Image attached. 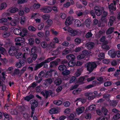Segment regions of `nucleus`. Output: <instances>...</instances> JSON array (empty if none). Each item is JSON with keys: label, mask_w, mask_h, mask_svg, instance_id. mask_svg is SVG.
Masks as SVG:
<instances>
[{"label": "nucleus", "mask_w": 120, "mask_h": 120, "mask_svg": "<svg viewBox=\"0 0 120 120\" xmlns=\"http://www.w3.org/2000/svg\"><path fill=\"white\" fill-rule=\"evenodd\" d=\"M55 58L54 57H51L47 59L44 61L36 65L34 68V69L36 70L39 68L41 67L45 63H48L51 61L54 60Z\"/></svg>", "instance_id": "1"}, {"label": "nucleus", "mask_w": 120, "mask_h": 120, "mask_svg": "<svg viewBox=\"0 0 120 120\" xmlns=\"http://www.w3.org/2000/svg\"><path fill=\"white\" fill-rule=\"evenodd\" d=\"M15 40L16 45L21 46V47L25 46L23 42L25 41V40L24 38L19 37L15 38Z\"/></svg>", "instance_id": "2"}, {"label": "nucleus", "mask_w": 120, "mask_h": 120, "mask_svg": "<svg viewBox=\"0 0 120 120\" xmlns=\"http://www.w3.org/2000/svg\"><path fill=\"white\" fill-rule=\"evenodd\" d=\"M86 66L87 71L91 72L97 67V65L94 62H88L86 63Z\"/></svg>", "instance_id": "3"}, {"label": "nucleus", "mask_w": 120, "mask_h": 120, "mask_svg": "<svg viewBox=\"0 0 120 120\" xmlns=\"http://www.w3.org/2000/svg\"><path fill=\"white\" fill-rule=\"evenodd\" d=\"M63 29L65 31H67L69 33V34L72 36L76 35L78 33V31L77 30H73L69 27H66L63 28Z\"/></svg>", "instance_id": "4"}, {"label": "nucleus", "mask_w": 120, "mask_h": 120, "mask_svg": "<svg viewBox=\"0 0 120 120\" xmlns=\"http://www.w3.org/2000/svg\"><path fill=\"white\" fill-rule=\"evenodd\" d=\"M84 95L86 98L89 100H92L95 98V96L91 92H87L84 93Z\"/></svg>", "instance_id": "5"}, {"label": "nucleus", "mask_w": 120, "mask_h": 120, "mask_svg": "<svg viewBox=\"0 0 120 120\" xmlns=\"http://www.w3.org/2000/svg\"><path fill=\"white\" fill-rule=\"evenodd\" d=\"M94 10L97 15L100 16L101 15L102 11H104V8L96 7L94 8Z\"/></svg>", "instance_id": "6"}, {"label": "nucleus", "mask_w": 120, "mask_h": 120, "mask_svg": "<svg viewBox=\"0 0 120 120\" xmlns=\"http://www.w3.org/2000/svg\"><path fill=\"white\" fill-rule=\"evenodd\" d=\"M52 10V8L50 7L45 6L41 8V10L43 12L47 13L51 12Z\"/></svg>", "instance_id": "7"}, {"label": "nucleus", "mask_w": 120, "mask_h": 120, "mask_svg": "<svg viewBox=\"0 0 120 120\" xmlns=\"http://www.w3.org/2000/svg\"><path fill=\"white\" fill-rule=\"evenodd\" d=\"M74 19L72 17H69L66 20L65 22V24L66 26H69L73 22V21Z\"/></svg>", "instance_id": "8"}, {"label": "nucleus", "mask_w": 120, "mask_h": 120, "mask_svg": "<svg viewBox=\"0 0 120 120\" xmlns=\"http://www.w3.org/2000/svg\"><path fill=\"white\" fill-rule=\"evenodd\" d=\"M24 64V60L23 59H21L19 62H17L16 63L15 65L16 68H19L23 66Z\"/></svg>", "instance_id": "9"}, {"label": "nucleus", "mask_w": 120, "mask_h": 120, "mask_svg": "<svg viewBox=\"0 0 120 120\" xmlns=\"http://www.w3.org/2000/svg\"><path fill=\"white\" fill-rule=\"evenodd\" d=\"M17 51L15 50V48L14 46H12L11 47L9 50L8 52L11 56L15 55Z\"/></svg>", "instance_id": "10"}, {"label": "nucleus", "mask_w": 120, "mask_h": 120, "mask_svg": "<svg viewBox=\"0 0 120 120\" xmlns=\"http://www.w3.org/2000/svg\"><path fill=\"white\" fill-rule=\"evenodd\" d=\"M31 104V109L33 111L34 110V108L38 106V103L37 101L35 100H32L30 101Z\"/></svg>", "instance_id": "11"}, {"label": "nucleus", "mask_w": 120, "mask_h": 120, "mask_svg": "<svg viewBox=\"0 0 120 120\" xmlns=\"http://www.w3.org/2000/svg\"><path fill=\"white\" fill-rule=\"evenodd\" d=\"M113 2L114 4L112 3L109 6V8L110 12H112L113 10L115 11L116 9V8L115 7L116 5V2L114 1Z\"/></svg>", "instance_id": "12"}, {"label": "nucleus", "mask_w": 120, "mask_h": 120, "mask_svg": "<svg viewBox=\"0 0 120 120\" xmlns=\"http://www.w3.org/2000/svg\"><path fill=\"white\" fill-rule=\"evenodd\" d=\"M85 108L84 107H79L76 109V112L78 115L82 113L84 111Z\"/></svg>", "instance_id": "13"}, {"label": "nucleus", "mask_w": 120, "mask_h": 120, "mask_svg": "<svg viewBox=\"0 0 120 120\" xmlns=\"http://www.w3.org/2000/svg\"><path fill=\"white\" fill-rule=\"evenodd\" d=\"M86 101V99L82 98H77L75 100V102L77 101L76 104L78 105V102L82 103V104L84 103Z\"/></svg>", "instance_id": "14"}, {"label": "nucleus", "mask_w": 120, "mask_h": 120, "mask_svg": "<svg viewBox=\"0 0 120 120\" xmlns=\"http://www.w3.org/2000/svg\"><path fill=\"white\" fill-rule=\"evenodd\" d=\"M41 93L42 94H43L44 96L46 98H47L49 95H51L52 97L53 96L52 95L53 94V93L51 90L46 91L45 92V93L43 92H42Z\"/></svg>", "instance_id": "15"}, {"label": "nucleus", "mask_w": 120, "mask_h": 120, "mask_svg": "<svg viewBox=\"0 0 120 120\" xmlns=\"http://www.w3.org/2000/svg\"><path fill=\"white\" fill-rule=\"evenodd\" d=\"M4 83V82H2L0 81V86H2V91L1 94H0L1 96H2L4 95L3 92L6 90V87L4 85H3Z\"/></svg>", "instance_id": "16"}, {"label": "nucleus", "mask_w": 120, "mask_h": 120, "mask_svg": "<svg viewBox=\"0 0 120 120\" xmlns=\"http://www.w3.org/2000/svg\"><path fill=\"white\" fill-rule=\"evenodd\" d=\"M108 54L112 58L115 57L116 56L115 51L113 49L109 50Z\"/></svg>", "instance_id": "17"}, {"label": "nucleus", "mask_w": 120, "mask_h": 120, "mask_svg": "<svg viewBox=\"0 0 120 120\" xmlns=\"http://www.w3.org/2000/svg\"><path fill=\"white\" fill-rule=\"evenodd\" d=\"M116 18L115 17L113 16H110L109 19V22L108 23V26H112L113 22L115 21Z\"/></svg>", "instance_id": "18"}, {"label": "nucleus", "mask_w": 120, "mask_h": 120, "mask_svg": "<svg viewBox=\"0 0 120 120\" xmlns=\"http://www.w3.org/2000/svg\"><path fill=\"white\" fill-rule=\"evenodd\" d=\"M22 50L23 51L25 52H26V53H24L23 55V57L24 58H25V55L26 54H28L30 53V50L28 48L25 47L23 48Z\"/></svg>", "instance_id": "19"}, {"label": "nucleus", "mask_w": 120, "mask_h": 120, "mask_svg": "<svg viewBox=\"0 0 120 120\" xmlns=\"http://www.w3.org/2000/svg\"><path fill=\"white\" fill-rule=\"evenodd\" d=\"M67 59L70 61H73L75 58V56L72 54H70L67 55L66 56Z\"/></svg>", "instance_id": "20"}, {"label": "nucleus", "mask_w": 120, "mask_h": 120, "mask_svg": "<svg viewBox=\"0 0 120 120\" xmlns=\"http://www.w3.org/2000/svg\"><path fill=\"white\" fill-rule=\"evenodd\" d=\"M13 32L15 34L21 36L22 31L16 28L14 30Z\"/></svg>", "instance_id": "21"}, {"label": "nucleus", "mask_w": 120, "mask_h": 120, "mask_svg": "<svg viewBox=\"0 0 120 120\" xmlns=\"http://www.w3.org/2000/svg\"><path fill=\"white\" fill-rule=\"evenodd\" d=\"M52 82V81L51 79H49L45 81L43 84H44L46 87H47Z\"/></svg>", "instance_id": "22"}, {"label": "nucleus", "mask_w": 120, "mask_h": 120, "mask_svg": "<svg viewBox=\"0 0 120 120\" xmlns=\"http://www.w3.org/2000/svg\"><path fill=\"white\" fill-rule=\"evenodd\" d=\"M94 45V44L93 42H90L87 43L86 45V46L87 49H92Z\"/></svg>", "instance_id": "23"}, {"label": "nucleus", "mask_w": 120, "mask_h": 120, "mask_svg": "<svg viewBox=\"0 0 120 120\" xmlns=\"http://www.w3.org/2000/svg\"><path fill=\"white\" fill-rule=\"evenodd\" d=\"M18 10V8L14 7L9 8L8 10V11L11 13H14Z\"/></svg>", "instance_id": "24"}, {"label": "nucleus", "mask_w": 120, "mask_h": 120, "mask_svg": "<svg viewBox=\"0 0 120 120\" xmlns=\"http://www.w3.org/2000/svg\"><path fill=\"white\" fill-rule=\"evenodd\" d=\"M19 19L18 18H17V19L15 20V19L11 21L10 23L11 25L13 26H15L19 22Z\"/></svg>", "instance_id": "25"}, {"label": "nucleus", "mask_w": 120, "mask_h": 120, "mask_svg": "<svg viewBox=\"0 0 120 120\" xmlns=\"http://www.w3.org/2000/svg\"><path fill=\"white\" fill-rule=\"evenodd\" d=\"M58 64V62L56 61H53L50 63V68L55 67Z\"/></svg>", "instance_id": "26"}, {"label": "nucleus", "mask_w": 120, "mask_h": 120, "mask_svg": "<svg viewBox=\"0 0 120 120\" xmlns=\"http://www.w3.org/2000/svg\"><path fill=\"white\" fill-rule=\"evenodd\" d=\"M28 30L27 29L25 28L22 29L21 33V36L24 37L26 36L28 32Z\"/></svg>", "instance_id": "27"}, {"label": "nucleus", "mask_w": 120, "mask_h": 120, "mask_svg": "<svg viewBox=\"0 0 120 120\" xmlns=\"http://www.w3.org/2000/svg\"><path fill=\"white\" fill-rule=\"evenodd\" d=\"M108 101L109 102L110 104L113 106H116L118 103V102L117 101L115 100L110 101L109 99H108Z\"/></svg>", "instance_id": "28"}, {"label": "nucleus", "mask_w": 120, "mask_h": 120, "mask_svg": "<svg viewBox=\"0 0 120 120\" xmlns=\"http://www.w3.org/2000/svg\"><path fill=\"white\" fill-rule=\"evenodd\" d=\"M74 20L75 24L76 26L79 27L81 26V23L80 21L77 19H75Z\"/></svg>", "instance_id": "29"}, {"label": "nucleus", "mask_w": 120, "mask_h": 120, "mask_svg": "<svg viewBox=\"0 0 120 120\" xmlns=\"http://www.w3.org/2000/svg\"><path fill=\"white\" fill-rule=\"evenodd\" d=\"M7 6L6 3L5 2H3L0 4V10L5 9Z\"/></svg>", "instance_id": "30"}, {"label": "nucleus", "mask_w": 120, "mask_h": 120, "mask_svg": "<svg viewBox=\"0 0 120 120\" xmlns=\"http://www.w3.org/2000/svg\"><path fill=\"white\" fill-rule=\"evenodd\" d=\"M47 25H46L45 27V28L46 29L49 27L52 23V21L51 19H48L47 21Z\"/></svg>", "instance_id": "31"}, {"label": "nucleus", "mask_w": 120, "mask_h": 120, "mask_svg": "<svg viewBox=\"0 0 120 120\" xmlns=\"http://www.w3.org/2000/svg\"><path fill=\"white\" fill-rule=\"evenodd\" d=\"M71 52V50L68 48L65 49L62 52V54L63 55H64L68 54Z\"/></svg>", "instance_id": "32"}, {"label": "nucleus", "mask_w": 120, "mask_h": 120, "mask_svg": "<svg viewBox=\"0 0 120 120\" xmlns=\"http://www.w3.org/2000/svg\"><path fill=\"white\" fill-rule=\"evenodd\" d=\"M58 69L61 71H63L66 69L65 66L63 65H60L58 67Z\"/></svg>", "instance_id": "33"}, {"label": "nucleus", "mask_w": 120, "mask_h": 120, "mask_svg": "<svg viewBox=\"0 0 120 120\" xmlns=\"http://www.w3.org/2000/svg\"><path fill=\"white\" fill-rule=\"evenodd\" d=\"M85 78L84 77H81L79 78L78 79V82L80 84H82Z\"/></svg>", "instance_id": "34"}, {"label": "nucleus", "mask_w": 120, "mask_h": 120, "mask_svg": "<svg viewBox=\"0 0 120 120\" xmlns=\"http://www.w3.org/2000/svg\"><path fill=\"white\" fill-rule=\"evenodd\" d=\"M57 110L55 108H53L51 109L49 111V112L51 114H55L57 112Z\"/></svg>", "instance_id": "35"}, {"label": "nucleus", "mask_w": 120, "mask_h": 120, "mask_svg": "<svg viewBox=\"0 0 120 120\" xmlns=\"http://www.w3.org/2000/svg\"><path fill=\"white\" fill-rule=\"evenodd\" d=\"M101 110L102 113L103 114L105 115V116L107 115L108 110L105 107H102L101 109Z\"/></svg>", "instance_id": "36"}, {"label": "nucleus", "mask_w": 120, "mask_h": 120, "mask_svg": "<svg viewBox=\"0 0 120 120\" xmlns=\"http://www.w3.org/2000/svg\"><path fill=\"white\" fill-rule=\"evenodd\" d=\"M114 28L112 27H110L106 31V34H111L113 31Z\"/></svg>", "instance_id": "37"}, {"label": "nucleus", "mask_w": 120, "mask_h": 120, "mask_svg": "<svg viewBox=\"0 0 120 120\" xmlns=\"http://www.w3.org/2000/svg\"><path fill=\"white\" fill-rule=\"evenodd\" d=\"M15 56L16 57L17 59H19V58L21 57L22 56V53L21 52H18L17 51Z\"/></svg>", "instance_id": "38"}, {"label": "nucleus", "mask_w": 120, "mask_h": 120, "mask_svg": "<svg viewBox=\"0 0 120 120\" xmlns=\"http://www.w3.org/2000/svg\"><path fill=\"white\" fill-rule=\"evenodd\" d=\"M98 59L99 60H102L105 58V55L103 53H100L98 55Z\"/></svg>", "instance_id": "39"}, {"label": "nucleus", "mask_w": 120, "mask_h": 120, "mask_svg": "<svg viewBox=\"0 0 120 120\" xmlns=\"http://www.w3.org/2000/svg\"><path fill=\"white\" fill-rule=\"evenodd\" d=\"M91 23L89 19H87L85 21V24L87 27H89Z\"/></svg>", "instance_id": "40"}, {"label": "nucleus", "mask_w": 120, "mask_h": 120, "mask_svg": "<svg viewBox=\"0 0 120 120\" xmlns=\"http://www.w3.org/2000/svg\"><path fill=\"white\" fill-rule=\"evenodd\" d=\"M104 33L105 31L104 30L100 31L96 34V36L97 38H99Z\"/></svg>", "instance_id": "41"}, {"label": "nucleus", "mask_w": 120, "mask_h": 120, "mask_svg": "<svg viewBox=\"0 0 120 120\" xmlns=\"http://www.w3.org/2000/svg\"><path fill=\"white\" fill-rule=\"evenodd\" d=\"M62 82V80L60 79H56L54 81V83L56 85H58L60 84Z\"/></svg>", "instance_id": "42"}, {"label": "nucleus", "mask_w": 120, "mask_h": 120, "mask_svg": "<svg viewBox=\"0 0 120 120\" xmlns=\"http://www.w3.org/2000/svg\"><path fill=\"white\" fill-rule=\"evenodd\" d=\"M34 97L33 95H31L26 96L25 98V100L27 101H29L30 99L33 98Z\"/></svg>", "instance_id": "43"}, {"label": "nucleus", "mask_w": 120, "mask_h": 120, "mask_svg": "<svg viewBox=\"0 0 120 120\" xmlns=\"http://www.w3.org/2000/svg\"><path fill=\"white\" fill-rule=\"evenodd\" d=\"M82 72L81 70L80 69H78L77 71L75 73V75L76 77L79 76Z\"/></svg>", "instance_id": "44"}, {"label": "nucleus", "mask_w": 120, "mask_h": 120, "mask_svg": "<svg viewBox=\"0 0 120 120\" xmlns=\"http://www.w3.org/2000/svg\"><path fill=\"white\" fill-rule=\"evenodd\" d=\"M4 120H10L11 119V117L7 113H4Z\"/></svg>", "instance_id": "45"}, {"label": "nucleus", "mask_w": 120, "mask_h": 120, "mask_svg": "<svg viewBox=\"0 0 120 120\" xmlns=\"http://www.w3.org/2000/svg\"><path fill=\"white\" fill-rule=\"evenodd\" d=\"M74 41L75 44L76 45H79L80 43L81 40L79 38H76L75 39Z\"/></svg>", "instance_id": "46"}, {"label": "nucleus", "mask_w": 120, "mask_h": 120, "mask_svg": "<svg viewBox=\"0 0 120 120\" xmlns=\"http://www.w3.org/2000/svg\"><path fill=\"white\" fill-rule=\"evenodd\" d=\"M102 18H101V19L102 21H103V18L105 17L107 15V13L104 11H104H102Z\"/></svg>", "instance_id": "47"}, {"label": "nucleus", "mask_w": 120, "mask_h": 120, "mask_svg": "<svg viewBox=\"0 0 120 120\" xmlns=\"http://www.w3.org/2000/svg\"><path fill=\"white\" fill-rule=\"evenodd\" d=\"M14 68L12 67L8 68L6 70L7 72L8 73H11L13 71Z\"/></svg>", "instance_id": "48"}, {"label": "nucleus", "mask_w": 120, "mask_h": 120, "mask_svg": "<svg viewBox=\"0 0 120 120\" xmlns=\"http://www.w3.org/2000/svg\"><path fill=\"white\" fill-rule=\"evenodd\" d=\"M120 118V114L118 113L113 116L112 119L113 120H116Z\"/></svg>", "instance_id": "49"}, {"label": "nucleus", "mask_w": 120, "mask_h": 120, "mask_svg": "<svg viewBox=\"0 0 120 120\" xmlns=\"http://www.w3.org/2000/svg\"><path fill=\"white\" fill-rule=\"evenodd\" d=\"M88 109L89 110H93L95 109V105H91L88 107Z\"/></svg>", "instance_id": "50"}, {"label": "nucleus", "mask_w": 120, "mask_h": 120, "mask_svg": "<svg viewBox=\"0 0 120 120\" xmlns=\"http://www.w3.org/2000/svg\"><path fill=\"white\" fill-rule=\"evenodd\" d=\"M59 15L60 18L63 19H65L67 16V15L64 13H61Z\"/></svg>", "instance_id": "51"}, {"label": "nucleus", "mask_w": 120, "mask_h": 120, "mask_svg": "<svg viewBox=\"0 0 120 120\" xmlns=\"http://www.w3.org/2000/svg\"><path fill=\"white\" fill-rule=\"evenodd\" d=\"M81 91L80 89H75L73 91V93L74 95H76L79 93Z\"/></svg>", "instance_id": "52"}, {"label": "nucleus", "mask_w": 120, "mask_h": 120, "mask_svg": "<svg viewBox=\"0 0 120 120\" xmlns=\"http://www.w3.org/2000/svg\"><path fill=\"white\" fill-rule=\"evenodd\" d=\"M28 30L31 32L35 31L36 30V28L33 26H30L28 27Z\"/></svg>", "instance_id": "53"}, {"label": "nucleus", "mask_w": 120, "mask_h": 120, "mask_svg": "<svg viewBox=\"0 0 120 120\" xmlns=\"http://www.w3.org/2000/svg\"><path fill=\"white\" fill-rule=\"evenodd\" d=\"M50 16L48 14H45L43 15L42 18L44 20H46L48 19L50 17Z\"/></svg>", "instance_id": "54"}, {"label": "nucleus", "mask_w": 120, "mask_h": 120, "mask_svg": "<svg viewBox=\"0 0 120 120\" xmlns=\"http://www.w3.org/2000/svg\"><path fill=\"white\" fill-rule=\"evenodd\" d=\"M25 17L23 16H22L21 17L20 23L22 25L23 24L25 21Z\"/></svg>", "instance_id": "55"}, {"label": "nucleus", "mask_w": 120, "mask_h": 120, "mask_svg": "<svg viewBox=\"0 0 120 120\" xmlns=\"http://www.w3.org/2000/svg\"><path fill=\"white\" fill-rule=\"evenodd\" d=\"M44 24L42 23L39 24L38 26V30H41L44 27Z\"/></svg>", "instance_id": "56"}, {"label": "nucleus", "mask_w": 120, "mask_h": 120, "mask_svg": "<svg viewBox=\"0 0 120 120\" xmlns=\"http://www.w3.org/2000/svg\"><path fill=\"white\" fill-rule=\"evenodd\" d=\"M53 103L57 105H60L62 104V102L61 101L59 100L58 101H55L53 102Z\"/></svg>", "instance_id": "57"}, {"label": "nucleus", "mask_w": 120, "mask_h": 120, "mask_svg": "<svg viewBox=\"0 0 120 120\" xmlns=\"http://www.w3.org/2000/svg\"><path fill=\"white\" fill-rule=\"evenodd\" d=\"M83 48L82 47H76L75 50V52H79L81 51Z\"/></svg>", "instance_id": "58"}, {"label": "nucleus", "mask_w": 120, "mask_h": 120, "mask_svg": "<svg viewBox=\"0 0 120 120\" xmlns=\"http://www.w3.org/2000/svg\"><path fill=\"white\" fill-rule=\"evenodd\" d=\"M20 72L19 70L18 69H16L14 71V73L12 74V75L14 76L16 74H18Z\"/></svg>", "instance_id": "59"}, {"label": "nucleus", "mask_w": 120, "mask_h": 120, "mask_svg": "<svg viewBox=\"0 0 120 120\" xmlns=\"http://www.w3.org/2000/svg\"><path fill=\"white\" fill-rule=\"evenodd\" d=\"M40 16V14L39 13H34L32 14L31 18H37Z\"/></svg>", "instance_id": "60"}, {"label": "nucleus", "mask_w": 120, "mask_h": 120, "mask_svg": "<svg viewBox=\"0 0 120 120\" xmlns=\"http://www.w3.org/2000/svg\"><path fill=\"white\" fill-rule=\"evenodd\" d=\"M70 61L68 63V65L69 66L72 67L74 66L75 63V62L72 61Z\"/></svg>", "instance_id": "61"}, {"label": "nucleus", "mask_w": 120, "mask_h": 120, "mask_svg": "<svg viewBox=\"0 0 120 120\" xmlns=\"http://www.w3.org/2000/svg\"><path fill=\"white\" fill-rule=\"evenodd\" d=\"M10 35V33L9 32H4L3 34V37H8Z\"/></svg>", "instance_id": "62"}, {"label": "nucleus", "mask_w": 120, "mask_h": 120, "mask_svg": "<svg viewBox=\"0 0 120 120\" xmlns=\"http://www.w3.org/2000/svg\"><path fill=\"white\" fill-rule=\"evenodd\" d=\"M84 56L83 54H82L78 55L77 57V59L78 60H80L84 58Z\"/></svg>", "instance_id": "63"}, {"label": "nucleus", "mask_w": 120, "mask_h": 120, "mask_svg": "<svg viewBox=\"0 0 120 120\" xmlns=\"http://www.w3.org/2000/svg\"><path fill=\"white\" fill-rule=\"evenodd\" d=\"M70 73V71L68 70H66L62 72V74L64 75H68Z\"/></svg>", "instance_id": "64"}]
</instances>
